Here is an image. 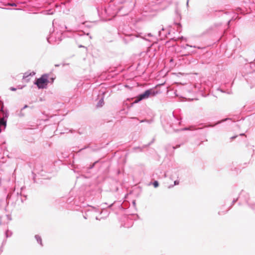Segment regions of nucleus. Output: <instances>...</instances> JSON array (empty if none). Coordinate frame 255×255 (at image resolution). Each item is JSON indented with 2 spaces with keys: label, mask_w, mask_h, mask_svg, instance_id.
I'll return each mask as SVG.
<instances>
[{
  "label": "nucleus",
  "mask_w": 255,
  "mask_h": 255,
  "mask_svg": "<svg viewBox=\"0 0 255 255\" xmlns=\"http://www.w3.org/2000/svg\"><path fill=\"white\" fill-rule=\"evenodd\" d=\"M51 80V82H53L55 77H50L49 74H45L42 75L41 77L37 79L34 84L37 85L39 89L46 88L47 85L49 82V79Z\"/></svg>",
  "instance_id": "nucleus-1"
},
{
  "label": "nucleus",
  "mask_w": 255,
  "mask_h": 255,
  "mask_svg": "<svg viewBox=\"0 0 255 255\" xmlns=\"http://www.w3.org/2000/svg\"><path fill=\"white\" fill-rule=\"evenodd\" d=\"M157 93L156 91H155L154 89H150L145 91L143 93L138 95L136 98V100L134 101L135 103H138L140 101L147 99L149 97L154 96Z\"/></svg>",
  "instance_id": "nucleus-2"
},
{
  "label": "nucleus",
  "mask_w": 255,
  "mask_h": 255,
  "mask_svg": "<svg viewBox=\"0 0 255 255\" xmlns=\"http://www.w3.org/2000/svg\"><path fill=\"white\" fill-rule=\"evenodd\" d=\"M0 111H1V114L2 113L4 115V112H3V110H2V107H1V106Z\"/></svg>",
  "instance_id": "nucleus-5"
},
{
  "label": "nucleus",
  "mask_w": 255,
  "mask_h": 255,
  "mask_svg": "<svg viewBox=\"0 0 255 255\" xmlns=\"http://www.w3.org/2000/svg\"><path fill=\"white\" fill-rule=\"evenodd\" d=\"M153 185L154 187H157L158 186V182L157 181H155L153 182Z\"/></svg>",
  "instance_id": "nucleus-4"
},
{
  "label": "nucleus",
  "mask_w": 255,
  "mask_h": 255,
  "mask_svg": "<svg viewBox=\"0 0 255 255\" xmlns=\"http://www.w3.org/2000/svg\"><path fill=\"white\" fill-rule=\"evenodd\" d=\"M8 117V115L7 114H5L4 117L2 118H1V126H3L4 127V128H5L6 121L4 120V118L5 117Z\"/></svg>",
  "instance_id": "nucleus-3"
}]
</instances>
